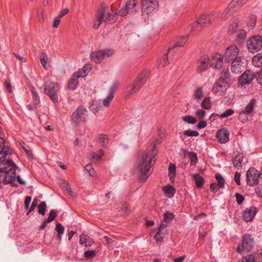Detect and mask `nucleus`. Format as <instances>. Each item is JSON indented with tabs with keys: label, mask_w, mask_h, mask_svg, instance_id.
I'll return each mask as SVG.
<instances>
[{
	"label": "nucleus",
	"mask_w": 262,
	"mask_h": 262,
	"mask_svg": "<svg viewBox=\"0 0 262 262\" xmlns=\"http://www.w3.org/2000/svg\"><path fill=\"white\" fill-rule=\"evenodd\" d=\"M156 146V144H154L151 150L143 151L139 156L136 169L140 174L139 180L142 182H145L152 172L151 167L156 163L155 157L157 154Z\"/></svg>",
	"instance_id": "f257e3e1"
},
{
	"label": "nucleus",
	"mask_w": 262,
	"mask_h": 262,
	"mask_svg": "<svg viewBox=\"0 0 262 262\" xmlns=\"http://www.w3.org/2000/svg\"><path fill=\"white\" fill-rule=\"evenodd\" d=\"M239 52L238 48L235 46H230L227 48L224 56L220 54H215L213 56V60L216 63L214 65V69H220L223 63V60L226 62H231L241 57L238 56Z\"/></svg>",
	"instance_id": "f03ea898"
},
{
	"label": "nucleus",
	"mask_w": 262,
	"mask_h": 262,
	"mask_svg": "<svg viewBox=\"0 0 262 262\" xmlns=\"http://www.w3.org/2000/svg\"><path fill=\"white\" fill-rule=\"evenodd\" d=\"M44 91L45 93L54 101L57 102L58 94L59 89V84L49 80L48 78L44 79Z\"/></svg>",
	"instance_id": "7ed1b4c3"
},
{
	"label": "nucleus",
	"mask_w": 262,
	"mask_h": 262,
	"mask_svg": "<svg viewBox=\"0 0 262 262\" xmlns=\"http://www.w3.org/2000/svg\"><path fill=\"white\" fill-rule=\"evenodd\" d=\"M249 0H232L221 16V20H226L245 5Z\"/></svg>",
	"instance_id": "20e7f679"
},
{
	"label": "nucleus",
	"mask_w": 262,
	"mask_h": 262,
	"mask_svg": "<svg viewBox=\"0 0 262 262\" xmlns=\"http://www.w3.org/2000/svg\"><path fill=\"white\" fill-rule=\"evenodd\" d=\"M147 78V73L146 71L142 72L138 78L127 88V95L129 96L137 92L145 83Z\"/></svg>",
	"instance_id": "39448f33"
},
{
	"label": "nucleus",
	"mask_w": 262,
	"mask_h": 262,
	"mask_svg": "<svg viewBox=\"0 0 262 262\" xmlns=\"http://www.w3.org/2000/svg\"><path fill=\"white\" fill-rule=\"evenodd\" d=\"M256 102V100L252 99L246 106L245 109L239 112L238 118L241 122L246 123L250 120Z\"/></svg>",
	"instance_id": "423d86ee"
},
{
	"label": "nucleus",
	"mask_w": 262,
	"mask_h": 262,
	"mask_svg": "<svg viewBox=\"0 0 262 262\" xmlns=\"http://www.w3.org/2000/svg\"><path fill=\"white\" fill-rule=\"evenodd\" d=\"M247 183L254 186L261 182L262 183V172H260L254 167L249 168L246 173Z\"/></svg>",
	"instance_id": "0eeeda50"
},
{
	"label": "nucleus",
	"mask_w": 262,
	"mask_h": 262,
	"mask_svg": "<svg viewBox=\"0 0 262 262\" xmlns=\"http://www.w3.org/2000/svg\"><path fill=\"white\" fill-rule=\"evenodd\" d=\"M143 15L149 16L158 8V0H141Z\"/></svg>",
	"instance_id": "6e6552de"
},
{
	"label": "nucleus",
	"mask_w": 262,
	"mask_h": 262,
	"mask_svg": "<svg viewBox=\"0 0 262 262\" xmlns=\"http://www.w3.org/2000/svg\"><path fill=\"white\" fill-rule=\"evenodd\" d=\"M0 178L3 180V184H12L15 180L16 171L15 168L7 169L5 166L0 167Z\"/></svg>",
	"instance_id": "1a4fd4ad"
},
{
	"label": "nucleus",
	"mask_w": 262,
	"mask_h": 262,
	"mask_svg": "<svg viewBox=\"0 0 262 262\" xmlns=\"http://www.w3.org/2000/svg\"><path fill=\"white\" fill-rule=\"evenodd\" d=\"M254 240L249 234H245L242 238V242L237 248V251L239 253L243 252H249L253 249Z\"/></svg>",
	"instance_id": "9d476101"
},
{
	"label": "nucleus",
	"mask_w": 262,
	"mask_h": 262,
	"mask_svg": "<svg viewBox=\"0 0 262 262\" xmlns=\"http://www.w3.org/2000/svg\"><path fill=\"white\" fill-rule=\"evenodd\" d=\"M213 56L211 60L209 59L208 56L204 55L200 57L197 61L196 72L198 73H202L207 70L209 63L211 66L214 68V65L216 63L213 59Z\"/></svg>",
	"instance_id": "9b49d317"
},
{
	"label": "nucleus",
	"mask_w": 262,
	"mask_h": 262,
	"mask_svg": "<svg viewBox=\"0 0 262 262\" xmlns=\"http://www.w3.org/2000/svg\"><path fill=\"white\" fill-rule=\"evenodd\" d=\"M247 47L251 52H256L262 48V38L259 35H254L247 41Z\"/></svg>",
	"instance_id": "f8f14e48"
},
{
	"label": "nucleus",
	"mask_w": 262,
	"mask_h": 262,
	"mask_svg": "<svg viewBox=\"0 0 262 262\" xmlns=\"http://www.w3.org/2000/svg\"><path fill=\"white\" fill-rule=\"evenodd\" d=\"M87 116V110L82 106H79L73 113L72 119L75 123L79 124L85 122Z\"/></svg>",
	"instance_id": "ddd939ff"
},
{
	"label": "nucleus",
	"mask_w": 262,
	"mask_h": 262,
	"mask_svg": "<svg viewBox=\"0 0 262 262\" xmlns=\"http://www.w3.org/2000/svg\"><path fill=\"white\" fill-rule=\"evenodd\" d=\"M174 217V214L171 212H166L164 213L163 221L161 222L159 229L155 236V238L157 242H159L162 239V238L161 237L160 235L161 234L162 230L167 226L168 223L170 222Z\"/></svg>",
	"instance_id": "4468645a"
},
{
	"label": "nucleus",
	"mask_w": 262,
	"mask_h": 262,
	"mask_svg": "<svg viewBox=\"0 0 262 262\" xmlns=\"http://www.w3.org/2000/svg\"><path fill=\"white\" fill-rule=\"evenodd\" d=\"M119 86V82L118 81H115L110 86L108 93L106 97L103 100V105L105 107H108L111 101L114 98L115 94Z\"/></svg>",
	"instance_id": "2eb2a0df"
},
{
	"label": "nucleus",
	"mask_w": 262,
	"mask_h": 262,
	"mask_svg": "<svg viewBox=\"0 0 262 262\" xmlns=\"http://www.w3.org/2000/svg\"><path fill=\"white\" fill-rule=\"evenodd\" d=\"M85 67H84L81 71H79L75 73L69 80L68 84V88L71 90L75 89L77 84L78 83V79L79 77H83L87 73L85 70Z\"/></svg>",
	"instance_id": "dca6fc26"
},
{
	"label": "nucleus",
	"mask_w": 262,
	"mask_h": 262,
	"mask_svg": "<svg viewBox=\"0 0 262 262\" xmlns=\"http://www.w3.org/2000/svg\"><path fill=\"white\" fill-rule=\"evenodd\" d=\"M212 17L210 15H202L197 19V20L193 23L188 27V30L191 31L193 28L196 27L198 25L204 26L205 25L210 23L212 21Z\"/></svg>",
	"instance_id": "f3484780"
},
{
	"label": "nucleus",
	"mask_w": 262,
	"mask_h": 262,
	"mask_svg": "<svg viewBox=\"0 0 262 262\" xmlns=\"http://www.w3.org/2000/svg\"><path fill=\"white\" fill-rule=\"evenodd\" d=\"M4 139L0 137V163L6 161V157L8 155H11L12 150L8 146H5Z\"/></svg>",
	"instance_id": "a211bd4d"
},
{
	"label": "nucleus",
	"mask_w": 262,
	"mask_h": 262,
	"mask_svg": "<svg viewBox=\"0 0 262 262\" xmlns=\"http://www.w3.org/2000/svg\"><path fill=\"white\" fill-rule=\"evenodd\" d=\"M255 77V74L250 70H246L240 76L239 82L242 85L248 84L251 83Z\"/></svg>",
	"instance_id": "6ab92c4d"
},
{
	"label": "nucleus",
	"mask_w": 262,
	"mask_h": 262,
	"mask_svg": "<svg viewBox=\"0 0 262 262\" xmlns=\"http://www.w3.org/2000/svg\"><path fill=\"white\" fill-rule=\"evenodd\" d=\"M105 13V7L101 6V8L98 11L96 16L94 22L93 27L95 29H98L102 20L103 21L104 15Z\"/></svg>",
	"instance_id": "aec40b11"
},
{
	"label": "nucleus",
	"mask_w": 262,
	"mask_h": 262,
	"mask_svg": "<svg viewBox=\"0 0 262 262\" xmlns=\"http://www.w3.org/2000/svg\"><path fill=\"white\" fill-rule=\"evenodd\" d=\"M257 213V209L255 207H251L247 208L243 213V220L246 222H251Z\"/></svg>",
	"instance_id": "412c9836"
},
{
	"label": "nucleus",
	"mask_w": 262,
	"mask_h": 262,
	"mask_svg": "<svg viewBox=\"0 0 262 262\" xmlns=\"http://www.w3.org/2000/svg\"><path fill=\"white\" fill-rule=\"evenodd\" d=\"M216 137L221 143H226L229 139V132L225 128L221 129L217 131Z\"/></svg>",
	"instance_id": "4be33fe9"
},
{
	"label": "nucleus",
	"mask_w": 262,
	"mask_h": 262,
	"mask_svg": "<svg viewBox=\"0 0 262 262\" xmlns=\"http://www.w3.org/2000/svg\"><path fill=\"white\" fill-rule=\"evenodd\" d=\"M232 65L231 68V71L235 74L239 73L243 71L244 68L243 62L242 61L241 57L231 62Z\"/></svg>",
	"instance_id": "5701e85b"
},
{
	"label": "nucleus",
	"mask_w": 262,
	"mask_h": 262,
	"mask_svg": "<svg viewBox=\"0 0 262 262\" xmlns=\"http://www.w3.org/2000/svg\"><path fill=\"white\" fill-rule=\"evenodd\" d=\"M138 0H128L126 3L127 10L130 13H136L138 11Z\"/></svg>",
	"instance_id": "b1692460"
},
{
	"label": "nucleus",
	"mask_w": 262,
	"mask_h": 262,
	"mask_svg": "<svg viewBox=\"0 0 262 262\" xmlns=\"http://www.w3.org/2000/svg\"><path fill=\"white\" fill-rule=\"evenodd\" d=\"M104 57V53H103L102 50L92 52L90 56L91 60L96 63L101 62Z\"/></svg>",
	"instance_id": "393cba45"
},
{
	"label": "nucleus",
	"mask_w": 262,
	"mask_h": 262,
	"mask_svg": "<svg viewBox=\"0 0 262 262\" xmlns=\"http://www.w3.org/2000/svg\"><path fill=\"white\" fill-rule=\"evenodd\" d=\"M173 49V48H169L168 53H164L162 56L158 59L157 64L158 67L165 66L169 63L167 55L168 54H169Z\"/></svg>",
	"instance_id": "a878e982"
},
{
	"label": "nucleus",
	"mask_w": 262,
	"mask_h": 262,
	"mask_svg": "<svg viewBox=\"0 0 262 262\" xmlns=\"http://www.w3.org/2000/svg\"><path fill=\"white\" fill-rule=\"evenodd\" d=\"M118 18V15L116 12L114 13H108L103 18V21L107 24L114 23Z\"/></svg>",
	"instance_id": "bb28decb"
},
{
	"label": "nucleus",
	"mask_w": 262,
	"mask_h": 262,
	"mask_svg": "<svg viewBox=\"0 0 262 262\" xmlns=\"http://www.w3.org/2000/svg\"><path fill=\"white\" fill-rule=\"evenodd\" d=\"M163 191L166 196L169 198H172L176 192L175 188L170 185L164 186Z\"/></svg>",
	"instance_id": "cd10ccee"
},
{
	"label": "nucleus",
	"mask_w": 262,
	"mask_h": 262,
	"mask_svg": "<svg viewBox=\"0 0 262 262\" xmlns=\"http://www.w3.org/2000/svg\"><path fill=\"white\" fill-rule=\"evenodd\" d=\"M223 84H228L230 81V73L228 71L222 72L220 74V77L219 79Z\"/></svg>",
	"instance_id": "c85d7f7f"
},
{
	"label": "nucleus",
	"mask_w": 262,
	"mask_h": 262,
	"mask_svg": "<svg viewBox=\"0 0 262 262\" xmlns=\"http://www.w3.org/2000/svg\"><path fill=\"white\" fill-rule=\"evenodd\" d=\"M226 84H223L222 83V81H220V80L216 81L215 83L213 84L212 91V92L214 94H216L220 91H223L222 88L225 87Z\"/></svg>",
	"instance_id": "c756f323"
},
{
	"label": "nucleus",
	"mask_w": 262,
	"mask_h": 262,
	"mask_svg": "<svg viewBox=\"0 0 262 262\" xmlns=\"http://www.w3.org/2000/svg\"><path fill=\"white\" fill-rule=\"evenodd\" d=\"M97 142L102 146H105L108 142V139L106 135L100 134L97 136Z\"/></svg>",
	"instance_id": "7c9ffc66"
},
{
	"label": "nucleus",
	"mask_w": 262,
	"mask_h": 262,
	"mask_svg": "<svg viewBox=\"0 0 262 262\" xmlns=\"http://www.w3.org/2000/svg\"><path fill=\"white\" fill-rule=\"evenodd\" d=\"M55 230L58 233L57 239L60 242L62 240V235L64 233V228L60 223H57L56 225Z\"/></svg>",
	"instance_id": "2f4dec72"
},
{
	"label": "nucleus",
	"mask_w": 262,
	"mask_h": 262,
	"mask_svg": "<svg viewBox=\"0 0 262 262\" xmlns=\"http://www.w3.org/2000/svg\"><path fill=\"white\" fill-rule=\"evenodd\" d=\"M243 157L242 156L238 155H236L232 160L233 164L234 166L237 168L239 169L242 167V163Z\"/></svg>",
	"instance_id": "473e14b6"
},
{
	"label": "nucleus",
	"mask_w": 262,
	"mask_h": 262,
	"mask_svg": "<svg viewBox=\"0 0 262 262\" xmlns=\"http://www.w3.org/2000/svg\"><path fill=\"white\" fill-rule=\"evenodd\" d=\"M193 179L195 180V184L198 187H202L204 183L203 177L198 173H194L192 175Z\"/></svg>",
	"instance_id": "72a5a7b5"
},
{
	"label": "nucleus",
	"mask_w": 262,
	"mask_h": 262,
	"mask_svg": "<svg viewBox=\"0 0 262 262\" xmlns=\"http://www.w3.org/2000/svg\"><path fill=\"white\" fill-rule=\"evenodd\" d=\"M239 20L234 19L229 24V29L232 32H236L238 26Z\"/></svg>",
	"instance_id": "f704fd0d"
},
{
	"label": "nucleus",
	"mask_w": 262,
	"mask_h": 262,
	"mask_svg": "<svg viewBox=\"0 0 262 262\" xmlns=\"http://www.w3.org/2000/svg\"><path fill=\"white\" fill-rule=\"evenodd\" d=\"M39 59L44 69H47L48 66L47 64L48 55H47V54L43 52L40 53L39 54Z\"/></svg>",
	"instance_id": "c9c22d12"
},
{
	"label": "nucleus",
	"mask_w": 262,
	"mask_h": 262,
	"mask_svg": "<svg viewBox=\"0 0 262 262\" xmlns=\"http://www.w3.org/2000/svg\"><path fill=\"white\" fill-rule=\"evenodd\" d=\"M253 64L256 67H260L262 66V56L257 54L254 56L252 60Z\"/></svg>",
	"instance_id": "e433bc0d"
},
{
	"label": "nucleus",
	"mask_w": 262,
	"mask_h": 262,
	"mask_svg": "<svg viewBox=\"0 0 262 262\" xmlns=\"http://www.w3.org/2000/svg\"><path fill=\"white\" fill-rule=\"evenodd\" d=\"M90 237L86 234H82L80 236L79 243L80 245H84L86 247H89L91 245V244L88 243L87 240H90Z\"/></svg>",
	"instance_id": "4c0bfd02"
},
{
	"label": "nucleus",
	"mask_w": 262,
	"mask_h": 262,
	"mask_svg": "<svg viewBox=\"0 0 262 262\" xmlns=\"http://www.w3.org/2000/svg\"><path fill=\"white\" fill-rule=\"evenodd\" d=\"M193 96L196 100H201L203 97V92L201 87L197 88L194 91Z\"/></svg>",
	"instance_id": "58836bf2"
},
{
	"label": "nucleus",
	"mask_w": 262,
	"mask_h": 262,
	"mask_svg": "<svg viewBox=\"0 0 262 262\" xmlns=\"http://www.w3.org/2000/svg\"><path fill=\"white\" fill-rule=\"evenodd\" d=\"M103 155V152L102 149H99L98 153L92 152L90 154L91 158L93 160H96L97 162H99L101 160L102 156Z\"/></svg>",
	"instance_id": "ea45409f"
},
{
	"label": "nucleus",
	"mask_w": 262,
	"mask_h": 262,
	"mask_svg": "<svg viewBox=\"0 0 262 262\" xmlns=\"http://www.w3.org/2000/svg\"><path fill=\"white\" fill-rule=\"evenodd\" d=\"M215 179L217 181V185L221 188H224L225 187V180L223 177L220 173L215 174Z\"/></svg>",
	"instance_id": "a19ab883"
},
{
	"label": "nucleus",
	"mask_w": 262,
	"mask_h": 262,
	"mask_svg": "<svg viewBox=\"0 0 262 262\" xmlns=\"http://www.w3.org/2000/svg\"><path fill=\"white\" fill-rule=\"evenodd\" d=\"M202 108L209 110L211 107L210 98L209 97L205 98L201 103Z\"/></svg>",
	"instance_id": "79ce46f5"
},
{
	"label": "nucleus",
	"mask_w": 262,
	"mask_h": 262,
	"mask_svg": "<svg viewBox=\"0 0 262 262\" xmlns=\"http://www.w3.org/2000/svg\"><path fill=\"white\" fill-rule=\"evenodd\" d=\"M30 91L32 95L33 103L36 104H38L40 103V99L35 89L34 88H32Z\"/></svg>",
	"instance_id": "37998d69"
},
{
	"label": "nucleus",
	"mask_w": 262,
	"mask_h": 262,
	"mask_svg": "<svg viewBox=\"0 0 262 262\" xmlns=\"http://www.w3.org/2000/svg\"><path fill=\"white\" fill-rule=\"evenodd\" d=\"M249 21L248 23V27L249 29H252L256 25V16L253 14H250L249 15Z\"/></svg>",
	"instance_id": "c03bdc74"
},
{
	"label": "nucleus",
	"mask_w": 262,
	"mask_h": 262,
	"mask_svg": "<svg viewBox=\"0 0 262 262\" xmlns=\"http://www.w3.org/2000/svg\"><path fill=\"white\" fill-rule=\"evenodd\" d=\"M188 156L190 161V165H195L198 162V157L196 154L193 152H188Z\"/></svg>",
	"instance_id": "a18cd8bd"
},
{
	"label": "nucleus",
	"mask_w": 262,
	"mask_h": 262,
	"mask_svg": "<svg viewBox=\"0 0 262 262\" xmlns=\"http://www.w3.org/2000/svg\"><path fill=\"white\" fill-rule=\"evenodd\" d=\"M62 185L72 196H75L74 193L73 192L71 187L69 186V184L66 181L62 180Z\"/></svg>",
	"instance_id": "49530a36"
},
{
	"label": "nucleus",
	"mask_w": 262,
	"mask_h": 262,
	"mask_svg": "<svg viewBox=\"0 0 262 262\" xmlns=\"http://www.w3.org/2000/svg\"><path fill=\"white\" fill-rule=\"evenodd\" d=\"M56 216L57 211L54 209L51 210L48 219H45L46 222L47 223H50L52 222L56 218Z\"/></svg>",
	"instance_id": "de8ad7c7"
},
{
	"label": "nucleus",
	"mask_w": 262,
	"mask_h": 262,
	"mask_svg": "<svg viewBox=\"0 0 262 262\" xmlns=\"http://www.w3.org/2000/svg\"><path fill=\"white\" fill-rule=\"evenodd\" d=\"M182 119L184 121L191 124H194L196 122V120L194 117L189 115L184 116Z\"/></svg>",
	"instance_id": "09e8293b"
},
{
	"label": "nucleus",
	"mask_w": 262,
	"mask_h": 262,
	"mask_svg": "<svg viewBox=\"0 0 262 262\" xmlns=\"http://www.w3.org/2000/svg\"><path fill=\"white\" fill-rule=\"evenodd\" d=\"M184 135L187 137H197L199 135V133L195 130L188 129L184 132Z\"/></svg>",
	"instance_id": "8fccbe9b"
},
{
	"label": "nucleus",
	"mask_w": 262,
	"mask_h": 262,
	"mask_svg": "<svg viewBox=\"0 0 262 262\" xmlns=\"http://www.w3.org/2000/svg\"><path fill=\"white\" fill-rule=\"evenodd\" d=\"M46 209V204L45 202H41L38 206V212L39 214L45 215Z\"/></svg>",
	"instance_id": "3c124183"
},
{
	"label": "nucleus",
	"mask_w": 262,
	"mask_h": 262,
	"mask_svg": "<svg viewBox=\"0 0 262 262\" xmlns=\"http://www.w3.org/2000/svg\"><path fill=\"white\" fill-rule=\"evenodd\" d=\"M187 41V36H181L180 40L178 41L175 45V47H183Z\"/></svg>",
	"instance_id": "603ef678"
},
{
	"label": "nucleus",
	"mask_w": 262,
	"mask_h": 262,
	"mask_svg": "<svg viewBox=\"0 0 262 262\" xmlns=\"http://www.w3.org/2000/svg\"><path fill=\"white\" fill-rule=\"evenodd\" d=\"M236 37L239 40H244L246 36V32L245 30L241 29L236 31Z\"/></svg>",
	"instance_id": "864d4df0"
},
{
	"label": "nucleus",
	"mask_w": 262,
	"mask_h": 262,
	"mask_svg": "<svg viewBox=\"0 0 262 262\" xmlns=\"http://www.w3.org/2000/svg\"><path fill=\"white\" fill-rule=\"evenodd\" d=\"M96 252L94 250H88L84 252V256L85 258L91 259L96 256Z\"/></svg>",
	"instance_id": "5fc2aeb1"
},
{
	"label": "nucleus",
	"mask_w": 262,
	"mask_h": 262,
	"mask_svg": "<svg viewBox=\"0 0 262 262\" xmlns=\"http://www.w3.org/2000/svg\"><path fill=\"white\" fill-rule=\"evenodd\" d=\"M234 113V111L231 109H228L226 110L223 113L220 115V117L222 118H227L232 115Z\"/></svg>",
	"instance_id": "6e6d98bb"
},
{
	"label": "nucleus",
	"mask_w": 262,
	"mask_h": 262,
	"mask_svg": "<svg viewBox=\"0 0 262 262\" xmlns=\"http://www.w3.org/2000/svg\"><path fill=\"white\" fill-rule=\"evenodd\" d=\"M118 16H124L127 15V13H130L129 12L128 10H127V8L125 7V8H122L118 11L116 12Z\"/></svg>",
	"instance_id": "4d7b16f0"
},
{
	"label": "nucleus",
	"mask_w": 262,
	"mask_h": 262,
	"mask_svg": "<svg viewBox=\"0 0 262 262\" xmlns=\"http://www.w3.org/2000/svg\"><path fill=\"white\" fill-rule=\"evenodd\" d=\"M195 115L200 119H202L204 118L206 115V112L202 109L198 110L195 113Z\"/></svg>",
	"instance_id": "13d9d810"
},
{
	"label": "nucleus",
	"mask_w": 262,
	"mask_h": 262,
	"mask_svg": "<svg viewBox=\"0 0 262 262\" xmlns=\"http://www.w3.org/2000/svg\"><path fill=\"white\" fill-rule=\"evenodd\" d=\"M102 51L104 53V57H110L114 53V51L112 49H105L102 50Z\"/></svg>",
	"instance_id": "bf43d9fd"
},
{
	"label": "nucleus",
	"mask_w": 262,
	"mask_h": 262,
	"mask_svg": "<svg viewBox=\"0 0 262 262\" xmlns=\"http://www.w3.org/2000/svg\"><path fill=\"white\" fill-rule=\"evenodd\" d=\"M235 196L237 203L238 205L241 204L245 200L244 196L238 193H235Z\"/></svg>",
	"instance_id": "052dcab7"
},
{
	"label": "nucleus",
	"mask_w": 262,
	"mask_h": 262,
	"mask_svg": "<svg viewBox=\"0 0 262 262\" xmlns=\"http://www.w3.org/2000/svg\"><path fill=\"white\" fill-rule=\"evenodd\" d=\"M20 144H21V147L24 149L27 155L29 157L32 158V157H33L32 154L31 150H30L28 148H27L26 147L25 143L24 142H21L20 143Z\"/></svg>",
	"instance_id": "680f3d73"
},
{
	"label": "nucleus",
	"mask_w": 262,
	"mask_h": 262,
	"mask_svg": "<svg viewBox=\"0 0 262 262\" xmlns=\"http://www.w3.org/2000/svg\"><path fill=\"white\" fill-rule=\"evenodd\" d=\"M257 82L262 85V70L255 74Z\"/></svg>",
	"instance_id": "e2e57ef3"
},
{
	"label": "nucleus",
	"mask_w": 262,
	"mask_h": 262,
	"mask_svg": "<svg viewBox=\"0 0 262 262\" xmlns=\"http://www.w3.org/2000/svg\"><path fill=\"white\" fill-rule=\"evenodd\" d=\"M242 262H256L252 255H249L243 258Z\"/></svg>",
	"instance_id": "0e129e2a"
},
{
	"label": "nucleus",
	"mask_w": 262,
	"mask_h": 262,
	"mask_svg": "<svg viewBox=\"0 0 262 262\" xmlns=\"http://www.w3.org/2000/svg\"><path fill=\"white\" fill-rule=\"evenodd\" d=\"M6 164L8 167H10V168H15V170L18 168L16 164L10 160H7L6 161Z\"/></svg>",
	"instance_id": "69168bd1"
},
{
	"label": "nucleus",
	"mask_w": 262,
	"mask_h": 262,
	"mask_svg": "<svg viewBox=\"0 0 262 262\" xmlns=\"http://www.w3.org/2000/svg\"><path fill=\"white\" fill-rule=\"evenodd\" d=\"M207 126V123L204 120L200 121L196 125V128L199 129H203Z\"/></svg>",
	"instance_id": "338daca9"
},
{
	"label": "nucleus",
	"mask_w": 262,
	"mask_h": 262,
	"mask_svg": "<svg viewBox=\"0 0 262 262\" xmlns=\"http://www.w3.org/2000/svg\"><path fill=\"white\" fill-rule=\"evenodd\" d=\"M69 12V10L68 8H64L62 10H61L59 14L58 15L57 17L58 18H62L64 15L67 14Z\"/></svg>",
	"instance_id": "774afa93"
}]
</instances>
